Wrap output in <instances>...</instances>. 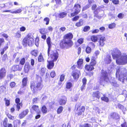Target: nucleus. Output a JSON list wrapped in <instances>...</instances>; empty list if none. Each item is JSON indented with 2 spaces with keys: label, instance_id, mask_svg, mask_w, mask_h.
Masks as SVG:
<instances>
[{
  "label": "nucleus",
  "instance_id": "obj_28",
  "mask_svg": "<svg viewBox=\"0 0 127 127\" xmlns=\"http://www.w3.org/2000/svg\"><path fill=\"white\" fill-rule=\"evenodd\" d=\"M43 86V85L41 82H39L36 83V88L39 90H41Z\"/></svg>",
  "mask_w": 127,
  "mask_h": 127
},
{
  "label": "nucleus",
  "instance_id": "obj_57",
  "mask_svg": "<svg viewBox=\"0 0 127 127\" xmlns=\"http://www.w3.org/2000/svg\"><path fill=\"white\" fill-rule=\"evenodd\" d=\"M122 94L126 98L127 97V92L126 91H123L122 93Z\"/></svg>",
  "mask_w": 127,
  "mask_h": 127
},
{
  "label": "nucleus",
  "instance_id": "obj_4",
  "mask_svg": "<svg viewBox=\"0 0 127 127\" xmlns=\"http://www.w3.org/2000/svg\"><path fill=\"white\" fill-rule=\"evenodd\" d=\"M34 41L31 33L29 34L27 36L24 38L23 41V43L25 46L28 44L29 46H31L33 44Z\"/></svg>",
  "mask_w": 127,
  "mask_h": 127
},
{
  "label": "nucleus",
  "instance_id": "obj_8",
  "mask_svg": "<svg viewBox=\"0 0 127 127\" xmlns=\"http://www.w3.org/2000/svg\"><path fill=\"white\" fill-rule=\"evenodd\" d=\"M81 104L80 103H77L75 105V110L76 113L78 115H81L85 110V107L84 106L80 107Z\"/></svg>",
  "mask_w": 127,
  "mask_h": 127
},
{
  "label": "nucleus",
  "instance_id": "obj_55",
  "mask_svg": "<svg viewBox=\"0 0 127 127\" xmlns=\"http://www.w3.org/2000/svg\"><path fill=\"white\" fill-rule=\"evenodd\" d=\"M50 75L51 77L53 78L55 76L56 74L55 71H52L50 73Z\"/></svg>",
  "mask_w": 127,
  "mask_h": 127
},
{
  "label": "nucleus",
  "instance_id": "obj_10",
  "mask_svg": "<svg viewBox=\"0 0 127 127\" xmlns=\"http://www.w3.org/2000/svg\"><path fill=\"white\" fill-rule=\"evenodd\" d=\"M74 8L75 9V11L74 12L71 14L72 16H73L78 14L80 12L81 10V6L80 5L78 4H76Z\"/></svg>",
  "mask_w": 127,
  "mask_h": 127
},
{
  "label": "nucleus",
  "instance_id": "obj_42",
  "mask_svg": "<svg viewBox=\"0 0 127 127\" xmlns=\"http://www.w3.org/2000/svg\"><path fill=\"white\" fill-rule=\"evenodd\" d=\"M31 53L32 55L36 56L37 55V52L36 50H34Z\"/></svg>",
  "mask_w": 127,
  "mask_h": 127
},
{
  "label": "nucleus",
  "instance_id": "obj_3",
  "mask_svg": "<svg viewBox=\"0 0 127 127\" xmlns=\"http://www.w3.org/2000/svg\"><path fill=\"white\" fill-rule=\"evenodd\" d=\"M116 76L120 81L124 82L127 80V73L123 68H120L117 71Z\"/></svg>",
  "mask_w": 127,
  "mask_h": 127
},
{
  "label": "nucleus",
  "instance_id": "obj_16",
  "mask_svg": "<svg viewBox=\"0 0 127 127\" xmlns=\"http://www.w3.org/2000/svg\"><path fill=\"white\" fill-rule=\"evenodd\" d=\"M6 71L5 68H2L0 70V78H3L5 76Z\"/></svg>",
  "mask_w": 127,
  "mask_h": 127
},
{
  "label": "nucleus",
  "instance_id": "obj_44",
  "mask_svg": "<svg viewBox=\"0 0 127 127\" xmlns=\"http://www.w3.org/2000/svg\"><path fill=\"white\" fill-rule=\"evenodd\" d=\"M44 21L46 22V25H48L49 24L50 19L46 17L44 19Z\"/></svg>",
  "mask_w": 127,
  "mask_h": 127
},
{
  "label": "nucleus",
  "instance_id": "obj_49",
  "mask_svg": "<svg viewBox=\"0 0 127 127\" xmlns=\"http://www.w3.org/2000/svg\"><path fill=\"white\" fill-rule=\"evenodd\" d=\"M7 116L8 118L10 120H13L15 119V117L14 116H11L10 114H8L7 115Z\"/></svg>",
  "mask_w": 127,
  "mask_h": 127
},
{
  "label": "nucleus",
  "instance_id": "obj_46",
  "mask_svg": "<svg viewBox=\"0 0 127 127\" xmlns=\"http://www.w3.org/2000/svg\"><path fill=\"white\" fill-rule=\"evenodd\" d=\"M91 49L90 47H87L86 49V52L87 53H90L91 51Z\"/></svg>",
  "mask_w": 127,
  "mask_h": 127
},
{
  "label": "nucleus",
  "instance_id": "obj_51",
  "mask_svg": "<svg viewBox=\"0 0 127 127\" xmlns=\"http://www.w3.org/2000/svg\"><path fill=\"white\" fill-rule=\"evenodd\" d=\"M43 59L42 55H39L38 58V60L39 62H41L43 61Z\"/></svg>",
  "mask_w": 127,
  "mask_h": 127
},
{
  "label": "nucleus",
  "instance_id": "obj_5",
  "mask_svg": "<svg viewBox=\"0 0 127 127\" xmlns=\"http://www.w3.org/2000/svg\"><path fill=\"white\" fill-rule=\"evenodd\" d=\"M116 62L117 64L120 65L126 64L127 63V55L126 54H121L120 57L116 59Z\"/></svg>",
  "mask_w": 127,
  "mask_h": 127
},
{
  "label": "nucleus",
  "instance_id": "obj_40",
  "mask_svg": "<svg viewBox=\"0 0 127 127\" xmlns=\"http://www.w3.org/2000/svg\"><path fill=\"white\" fill-rule=\"evenodd\" d=\"M118 107L120 109H122L123 111H125L126 110V108L124 107V106L120 104H118Z\"/></svg>",
  "mask_w": 127,
  "mask_h": 127
},
{
  "label": "nucleus",
  "instance_id": "obj_23",
  "mask_svg": "<svg viewBox=\"0 0 127 127\" xmlns=\"http://www.w3.org/2000/svg\"><path fill=\"white\" fill-rule=\"evenodd\" d=\"M101 93H100L99 91H96L94 92L93 95V97H96L98 99H99Z\"/></svg>",
  "mask_w": 127,
  "mask_h": 127
},
{
  "label": "nucleus",
  "instance_id": "obj_29",
  "mask_svg": "<svg viewBox=\"0 0 127 127\" xmlns=\"http://www.w3.org/2000/svg\"><path fill=\"white\" fill-rule=\"evenodd\" d=\"M83 21L82 19H80L79 20V22H77L76 23L75 26L78 27L82 26L83 24Z\"/></svg>",
  "mask_w": 127,
  "mask_h": 127
},
{
  "label": "nucleus",
  "instance_id": "obj_24",
  "mask_svg": "<svg viewBox=\"0 0 127 127\" xmlns=\"http://www.w3.org/2000/svg\"><path fill=\"white\" fill-rule=\"evenodd\" d=\"M29 64L28 63L25 64L24 67V71L25 73H27L30 69Z\"/></svg>",
  "mask_w": 127,
  "mask_h": 127
},
{
  "label": "nucleus",
  "instance_id": "obj_41",
  "mask_svg": "<svg viewBox=\"0 0 127 127\" xmlns=\"http://www.w3.org/2000/svg\"><path fill=\"white\" fill-rule=\"evenodd\" d=\"M22 11V10L21 9H19L16 10L14 11L11 12V13H20Z\"/></svg>",
  "mask_w": 127,
  "mask_h": 127
},
{
  "label": "nucleus",
  "instance_id": "obj_19",
  "mask_svg": "<svg viewBox=\"0 0 127 127\" xmlns=\"http://www.w3.org/2000/svg\"><path fill=\"white\" fill-rule=\"evenodd\" d=\"M77 67L81 69L83 67V60L81 59H79L77 62Z\"/></svg>",
  "mask_w": 127,
  "mask_h": 127
},
{
  "label": "nucleus",
  "instance_id": "obj_45",
  "mask_svg": "<svg viewBox=\"0 0 127 127\" xmlns=\"http://www.w3.org/2000/svg\"><path fill=\"white\" fill-rule=\"evenodd\" d=\"M90 27L89 26H86L84 27V28L83 31L85 32H87L90 30Z\"/></svg>",
  "mask_w": 127,
  "mask_h": 127
},
{
  "label": "nucleus",
  "instance_id": "obj_2",
  "mask_svg": "<svg viewBox=\"0 0 127 127\" xmlns=\"http://www.w3.org/2000/svg\"><path fill=\"white\" fill-rule=\"evenodd\" d=\"M73 37L72 33H69L65 35L63 39L60 43V46L62 48H67L71 47L73 45L72 41L71 40Z\"/></svg>",
  "mask_w": 127,
  "mask_h": 127
},
{
  "label": "nucleus",
  "instance_id": "obj_38",
  "mask_svg": "<svg viewBox=\"0 0 127 127\" xmlns=\"http://www.w3.org/2000/svg\"><path fill=\"white\" fill-rule=\"evenodd\" d=\"M101 99L102 100L106 102H108L109 101L108 98L107 97L104 95L103 97L101 98Z\"/></svg>",
  "mask_w": 127,
  "mask_h": 127
},
{
  "label": "nucleus",
  "instance_id": "obj_56",
  "mask_svg": "<svg viewBox=\"0 0 127 127\" xmlns=\"http://www.w3.org/2000/svg\"><path fill=\"white\" fill-rule=\"evenodd\" d=\"M39 39L38 38H36L35 39V45L36 46H38V45L39 44Z\"/></svg>",
  "mask_w": 127,
  "mask_h": 127
},
{
  "label": "nucleus",
  "instance_id": "obj_39",
  "mask_svg": "<svg viewBox=\"0 0 127 127\" xmlns=\"http://www.w3.org/2000/svg\"><path fill=\"white\" fill-rule=\"evenodd\" d=\"M96 62L95 61L94 59H92L91 62V65L92 66L95 65L96 64Z\"/></svg>",
  "mask_w": 127,
  "mask_h": 127
},
{
  "label": "nucleus",
  "instance_id": "obj_15",
  "mask_svg": "<svg viewBox=\"0 0 127 127\" xmlns=\"http://www.w3.org/2000/svg\"><path fill=\"white\" fill-rule=\"evenodd\" d=\"M80 74V71L78 70L75 72H73L72 74L74 79L77 80L79 77V75Z\"/></svg>",
  "mask_w": 127,
  "mask_h": 127
},
{
  "label": "nucleus",
  "instance_id": "obj_64",
  "mask_svg": "<svg viewBox=\"0 0 127 127\" xmlns=\"http://www.w3.org/2000/svg\"><path fill=\"white\" fill-rule=\"evenodd\" d=\"M37 98H33L32 100V102L33 103H36L37 102Z\"/></svg>",
  "mask_w": 127,
  "mask_h": 127
},
{
  "label": "nucleus",
  "instance_id": "obj_36",
  "mask_svg": "<svg viewBox=\"0 0 127 127\" xmlns=\"http://www.w3.org/2000/svg\"><path fill=\"white\" fill-rule=\"evenodd\" d=\"M67 13L65 12H63L60 13L59 14V17L60 18H63L65 17L66 16Z\"/></svg>",
  "mask_w": 127,
  "mask_h": 127
},
{
  "label": "nucleus",
  "instance_id": "obj_21",
  "mask_svg": "<svg viewBox=\"0 0 127 127\" xmlns=\"http://www.w3.org/2000/svg\"><path fill=\"white\" fill-rule=\"evenodd\" d=\"M28 112V110L27 109H26L19 114V117L20 119L23 118L27 114Z\"/></svg>",
  "mask_w": 127,
  "mask_h": 127
},
{
  "label": "nucleus",
  "instance_id": "obj_50",
  "mask_svg": "<svg viewBox=\"0 0 127 127\" xmlns=\"http://www.w3.org/2000/svg\"><path fill=\"white\" fill-rule=\"evenodd\" d=\"M25 62V60L24 58H23L22 59L20 62V64L22 65H23L24 64Z\"/></svg>",
  "mask_w": 127,
  "mask_h": 127
},
{
  "label": "nucleus",
  "instance_id": "obj_60",
  "mask_svg": "<svg viewBox=\"0 0 127 127\" xmlns=\"http://www.w3.org/2000/svg\"><path fill=\"white\" fill-rule=\"evenodd\" d=\"M21 36L20 32H18L16 33V36L17 37L19 38Z\"/></svg>",
  "mask_w": 127,
  "mask_h": 127
},
{
  "label": "nucleus",
  "instance_id": "obj_63",
  "mask_svg": "<svg viewBox=\"0 0 127 127\" xmlns=\"http://www.w3.org/2000/svg\"><path fill=\"white\" fill-rule=\"evenodd\" d=\"M78 42L79 43L81 44L83 42V40L82 38H80L78 40Z\"/></svg>",
  "mask_w": 127,
  "mask_h": 127
},
{
  "label": "nucleus",
  "instance_id": "obj_14",
  "mask_svg": "<svg viewBox=\"0 0 127 127\" xmlns=\"http://www.w3.org/2000/svg\"><path fill=\"white\" fill-rule=\"evenodd\" d=\"M54 62L52 60L51 61L47 60V66L48 69H51L53 68L54 65Z\"/></svg>",
  "mask_w": 127,
  "mask_h": 127
},
{
  "label": "nucleus",
  "instance_id": "obj_33",
  "mask_svg": "<svg viewBox=\"0 0 127 127\" xmlns=\"http://www.w3.org/2000/svg\"><path fill=\"white\" fill-rule=\"evenodd\" d=\"M72 86V83L70 82H67V83L66 87V88L67 89H69L71 88Z\"/></svg>",
  "mask_w": 127,
  "mask_h": 127
},
{
  "label": "nucleus",
  "instance_id": "obj_9",
  "mask_svg": "<svg viewBox=\"0 0 127 127\" xmlns=\"http://www.w3.org/2000/svg\"><path fill=\"white\" fill-rule=\"evenodd\" d=\"M49 54L52 60L53 61H56L58 57V54L57 51H52L50 54L49 53ZM48 55L49 56V55Z\"/></svg>",
  "mask_w": 127,
  "mask_h": 127
},
{
  "label": "nucleus",
  "instance_id": "obj_34",
  "mask_svg": "<svg viewBox=\"0 0 127 127\" xmlns=\"http://www.w3.org/2000/svg\"><path fill=\"white\" fill-rule=\"evenodd\" d=\"M47 109L45 106H43L41 108V111L43 113H46L47 112Z\"/></svg>",
  "mask_w": 127,
  "mask_h": 127
},
{
  "label": "nucleus",
  "instance_id": "obj_13",
  "mask_svg": "<svg viewBox=\"0 0 127 127\" xmlns=\"http://www.w3.org/2000/svg\"><path fill=\"white\" fill-rule=\"evenodd\" d=\"M67 101L66 97L64 96L61 98L59 100V103L60 105H64L66 103Z\"/></svg>",
  "mask_w": 127,
  "mask_h": 127
},
{
  "label": "nucleus",
  "instance_id": "obj_32",
  "mask_svg": "<svg viewBox=\"0 0 127 127\" xmlns=\"http://www.w3.org/2000/svg\"><path fill=\"white\" fill-rule=\"evenodd\" d=\"M110 82L112 85L115 87H118L119 85L117 83L116 81L114 80H111L110 81Z\"/></svg>",
  "mask_w": 127,
  "mask_h": 127
},
{
  "label": "nucleus",
  "instance_id": "obj_1",
  "mask_svg": "<svg viewBox=\"0 0 127 127\" xmlns=\"http://www.w3.org/2000/svg\"><path fill=\"white\" fill-rule=\"evenodd\" d=\"M73 37L72 33H69L65 35L63 39L60 43V46L62 48H67L71 47L73 45L72 41L71 40Z\"/></svg>",
  "mask_w": 127,
  "mask_h": 127
},
{
  "label": "nucleus",
  "instance_id": "obj_54",
  "mask_svg": "<svg viewBox=\"0 0 127 127\" xmlns=\"http://www.w3.org/2000/svg\"><path fill=\"white\" fill-rule=\"evenodd\" d=\"M64 79V74L62 75L60 77V80L61 81H63Z\"/></svg>",
  "mask_w": 127,
  "mask_h": 127
},
{
  "label": "nucleus",
  "instance_id": "obj_52",
  "mask_svg": "<svg viewBox=\"0 0 127 127\" xmlns=\"http://www.w3.org/2000/svg\"><path fill=\"white\" fill-rule=\"evenodd\" d=\"M112 2L115 4H118L119 3V0H113Z\"/></svg>",
  "mask_w": 127,
  "mask_h": 127
},
{
  "label": "nucleus",
  "instance_id": "obj_31",
  "mask_svg": "<svg viewBox=\"0 0 127 127\" xmlns=\"http://www.w3.org/2000/svg\"><path fill=\"white\" fill-rule=\"evenodd\" d=\"M27 80V78L26 77H24L22 81V85L23 87L26 86Z\"/></svg>",
  "mask_w": 127,
  "mask_h": 127
},
{
  "label": "nucleus",
  "instance_id": "obj_25",
  "mask_svg": "<svg viewBox=\"0 0 127 127\" xmlns=\"http://www.w3.org/2000/svg\"><path fill=\"white\" fill-rule=\"evenodd\" d=\"M30 87L32 90L34 92L36 90L35 87V83L33 81H32L31 82Z\"/></svg>",
  "mask_w": 127,
  "mask_h": 127
},
{
  "label": "nucleus",
  "instance_id": "obj_43",
  "mask_svg": "<svg viewBox=\"0 0 127 127\" xmlns=\"http://www.w3.org/2000/svg\"><path fill=\"white\" fill-rule=\"evenodd\" d=\"M4 100L5 102V104L7 106H8L10 104V101L8 99H7L6 98H5L4 99Z\"/></svg>",
  "mask_w": 127,
  "mask_h": 127
},
{
  "label": "nucleus",
  "instance_id": "obj_20",
  "mask_svg": "<svg viewBox=\"0 0 127 127\" xmlns=\"http://www.w3.org/2000/svg\"><path fill=\"white\" fill-rule=\"evenodd\" d=\"M22 67L18 65L13 66L12 68V70L13 71L21 70Z\"/></svg>",
  "mask_w": 127,
  "mask_h": 127
},
{
  "label": "nucleus",
  "instance_id": "obj_53",
  "mask_svg": "<svg viewBox=\"0 0 127 127\" xmlns=\"http://www.w3.org/2000/svg\"><path fill=\"white\" fill-rule=\"evenodd\" d=\"M7 120L6 119H5L4 120L3 122V125L4 127H6L7 126Z\"/></svg>",
  "mask_w": 127,
  "mask_h": 127
},
{
  "label": "nucleus",
  "instance_id": "obj_59",
  "mask_svg": "<svg viewBox=\"0 0 127 127\" xmlns=\"http://www.w3.org/2000/svg\"><path fill=\"white\" fill-rule=\"evenodd\" d=\"M66 29V28L65 27H63L59 29V30L60 32L62 31V32L64 31Z\"/></svg>",
  "mask_w": 127,
  "mask_h": 127
},
{
  "label": "nucleus",
  "instance_id": "obj_6",
  "mask_svg": "<svg viewBox=\"0 0 127 127\" xmlns=\"http://www.w3.org/2000/svg\"><path fill=\"white\" fill-rule=\"evenodd\" d=\"M99 83L101 84L104 81L107 82L109 81V78L107 76V74L106 71L102 70L101 74L100 76L99 77Z\"/></svg>",
  "mask_w": 127,
  "mask_h": 127
},
{
  "label": "nucleus",
  "instance_id": "obj_30",
  "mask_svg": "<svg viewBox=\"0 0 127 127\" xmlns=\"http://www.w3.org/2000/svg\"><path fill=\"white\" fill-rule=\"evenodd\" d=\"M98 38V36L93 35L91 37V40L95 42L97 41Z\"/></svg>",
  "mask_w": 127,
  "mask_h": 127
},
{
  "label": "nucleus",
  "instance_id": "obj_27",
  "mask_svg": "<svg viewBox=\"0 0 127 127\" xmlns=\"http://www.w3.org/2000/svg\"><path fill=\"white\" fill-rule=\"evenodd\" d=\"M14 127H17L20 124V121L19 120H14L13 122Z\"/></svg>",
  "mask_w": 127,
  "mask_h": 127
},
{
  "label": "nucleus",
  "instance_id": "obj_11",
  "mask_svg": "<svg viewBox=\"0 0 127 127\" xmlns=\"http://www.w3.org/2000/svg\"><path fill=\"white\" fill-rule=\"evenodd\" d=\"M99 41L98 42L99 44V46L100 47L103 46L104 44V42L105 40V38L101 35H98Z\"/></svg>",
  "mask_w": 127,
  "mask_h": 127
},
{
  "label": "nucleus",
  "instance_id": "obj_58",
  "mask_svg": "<svg viewBox=\"0 0 127 127\" xmlns=\"http://www.w3.org/2000/svg\"><path fill=\"white\" fill-rule=\"evenodd\" d=\"M16 85L15 83L14 82H12L10 83V86L12 88L14 87Z\"/></svg>",
  "mask_w": 127,
  "mask_h": 127
},
{
  "label": "nucleus",
  "instance_id": "obj_7",
  "mask_svg": "<svg viewBox=\"0 0 127 127\" xmlns=\"http://www.w3.org/2000/svg\"><path fill=\"white\" fill-rule=\"evenodd\" d=\"M111 52L113 59L118 58L121 54L120 51L117 48H114L111 50Z\"/></svg>",
  "mask_w": 127,
  "mask_h": 127
},
{
  "label": "nucleus",
  "instance_id": "obj_62",
  "mask_svg": "<svg viewBox=\"0 0 127 127\" xmlns=\"http://www.w3.org/2000/svg\"><path fill=\"white\" fill-rule=\"evenodd\" d=\"M87 80L85 78H84L82 80V82H83V84L85 85L86 84Z\"/></svg>",
  "mask_w": 127,
  "mask_h": 127
},
{
  "label": "nucleus",
  "instance_id": "obj_47",
  "mask_svg": "<svg viewBox=\"0 0 127 127\" xmlns=\"http://www.w3.org/2000/svg\"><path fill=\"white\" fill-rule=\"evenodd\" d=\"M119 116L118 114L114 113L113 114V118H115L116 119H118L119 118Z\"/></svg>",
  "mask_w": 127,
  "mask_h": 127
},
{
  "label": "nucleus",
  "instance_id": "obj_37",
  "mask_svg": "<svg viewBox=\"0 0 127 127\" xmlns=\"http://www.w3.org/2000/svg\"><path fill=\"white\" fill-rule=\"evenodd\" d=\"M63 110V107L62 106H60L58 109L57 110V113L58 114H60L61 113Z\"/></svg>",
  "mask_w": 127,
  "mask_h": 127
},
{
  "label": "nucleus",
  "instance_id": "obj_22",
  "mask_svg": "<svg viewBox=\"0 0 127 127\" xmlns=\"http://www.w3.org/2000/svg\"><path fill=\"white\" fill-rule=\"evenodd\" d=\"M111 61V57L109 55L106 56L105 59V62L107 64H110Z\"/></svg>",
  "mask_w": 127,
  "mask_h": 127
},
{
  "label": "nucleus",
  "instance_id": "obj_26",
  "mask_svg": "<svg viewBox=\"0 0 127 127\" xmlns=\"http://www.w3.org/2000/svg\"><path fill=\"white\" fill-rule=\"evenodd\" d=\"M85 68L86 70L88 71H91L94 69L93 66L91 65H86L85 66Z\"/></svg>",
  "mask_w": 127,
  "mask_h": 127
},
{
  "label": "nucleus",
  "instance_id": "obj_18",
  "mask_svg": "<svg viewBox=\"0 0 127 127\" xmlns=\"http://www.w3.org/2000/svg\"><path fill=\"white\" fill-rule=\"evenodd\" d=\"M34 111L36 112L38 114L40 113V112L39 110L38 106L36 105H33L31 109V112L32 111Z\"/></svg>",
  "mask_w": 127,
  "mask_h": 127
},
{
  "label": "nucleus",
  "instance_id": "obj_17",
  "mask_svg": "<svg viewBox=\"0 0 127 127\" xmlns=\"http://www.w3.org/2000/svg\"><path fill=\"white\" fill-rule=\"evenodd\" d=\"M51 40V38L50 37H48L46 39L47 43L48 46V55L49 54V52L50 50V49L51 46V44L52 43Z\"/></svg>",
  "mask_w": 127,
  "mask_h": 127
},
{
  "label": "nucleus",
  "instance_id": "obj_48",
  "mask_svg": "<svg viewBox=\"0 0 127 127\" xmlns=\"http://www.w3.org/2000/svg\"><path fill=\"white\" fill-rule=\"evenodd\" d=\"M79 17L78 16H76L73 17L72 19L73 21H76L79 19Z\"/></svg>",
  "mask_w": 127,
  "mask_h": 127
},
{
  "label": "nucleus",
  "instance_id": "obj_35",
  "mask_svg": "<svg viewBox=\"0 0 127 127\" xmlns=\"http://www.w3.org/2000/svg\"><path fill=\"white\" fill-rule=\"evenodd\" d=\"M116 26V24L113 23L109 24L108 25V28L109 29H112L114 28Z\"/></svg>",
  "mask_w": 127,
  "mask_h": 127
},
{
  "label": "nucleus",
  "instance_id": "obj_12",
  "mask_svg": "<svg viewBox=\"0 0 127 127\" xmlns=\"http://www.w3.org/2000/svg\"><path fill=\"white\" fill-rule=\"evenodd\" d=\"M16 104L14 105L16 106V110L18 111H19L22 106V104L21 103H20V99L19 98H17L15 100Z\"/></svg>",
  "mask_w": 127,
  "mask_h": 127
},
{
  "label": "nucleus",
  "instance_id": "obj_61",
  "mask_svg": "<svg viewBox=\"0 0 127 127\" xmlns=\"http://www.w3.org/2000/svg\"><path fill=\"white\" fill-rule=\"evenodd\" d=\"M124 16V14L122 13L119 14L118 16V18L121 19Z\"/></svg>",
  "mask_w": 127,
  "mask_h": 127
}]
</instances>
